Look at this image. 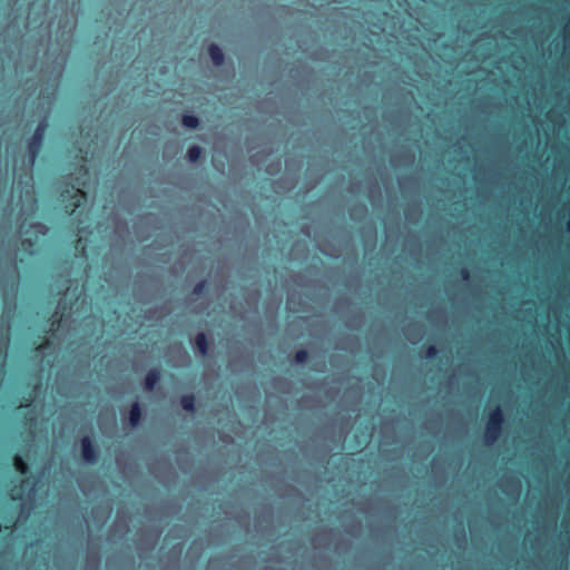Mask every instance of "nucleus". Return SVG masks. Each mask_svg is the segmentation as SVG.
I'll use <instances>...</instances> for the list:
<instances>
[{
  "label": "nucleus",
  "mask_w": 570,
  "mask_h": 570,
  "mask_svg": "<svg viewBox=\"0 0 570 570\" xmlns=\"http://www.w3.org/2000/svg\"><path fill=\"white\" fill-rule=\"evenodd\" d=\"M439 356V350L435 345H429L425 347V357L428 360H435Z\"/></svg>",
  "instance_id": "18"
},
{
  "label": "nucleus",
  "mask_w": 570,
  "mask_h": 570,
  "mask_svg": "<svg viewBox=\"0 0 570 570\" xmlns=\"http://www.w3.org/2000/svg\"><path fill=\"white\" fill-rule=\"evenodd\" d=\"M504 423V413L500 405H497L488 414L485 423L484 438L489 444L494 443L502 433Z\"/></svg>",
  "instance_id": "2"
},
{
  "label": "nucleus",
  "mask_w": 570,
  "mask_h": 570,
  "mask_svg": "<svg viewBox=\"0 0 570 570\" xmlns=\"http://www.w3.org/2000/svg\"><path fill=\"white\" fill-rule=\"evenodd\" d=\"M161 379V371L157 367L151 368L147 372L144 379V387L146 391H154Z\"/></svg>",
  "instance_id": "4"
},
{
  "label": "nucleus",
  "mask_w": 570,
  "mask_h": 570,
  "mask_svg": "<svg viewBox=\"0 0 570 570\" xmlns=\"http://www.w3.org/2000/svg\"><path fill=\"white\" fill-rule=\"evenodd\" d=\"M32 400L28 399L27 402L22 405L23 407H29L31 405Z\"/></svg>",
  "instance_id": "24"
},
{
  "label": "nucleus",
  "mask_w": 570,
  "mask_h": 570,
  "mask_svg": "<svg viewBox=\"0 0 570 570\" xmlns=\"http://www.w3.org/2000/svg\"><path fill=\"white\" fill-rule=\"evenodd\" d=\"M195 404H196V399L194 396V394H185L180 397V406L184 411L188 412V413H194L195 412Z\"/></svg>",
  "instance_id": "11"
},
{
  "label": "nucleus",
  "mask_w": 570,
  "mask_h": 570,
  "mask_svg": "<svg viewBox=\"0 0 570 570\" xmlns=\"http://www.w3.org/2000/svg\"><path fill=\"white\" fill-rule=\"evenodd\" d=\"M567 229L570 232V220L567 223Z\"/></svg>",
  "instance_id": "25"
},
{
  "label": "nucleus",
  "mask_w": 570,
  "mask_h": 570,
  "mask_svg": "<svg viewBox=\"0 0 570 570\" xmlns=\"http://www.w3.org/2000/svg\"><path fill=\"white\" fill-rule=\"evenodd\" d=\"M128 422L131 428H137L142 417V409L138 401L131 403L128 411Z\"/></svg>",
  "instance_id": "5"
},
{
  "label": "nucleus",
  "mask_w": 570,
  "mask_h": 570,
  "mask_svg": "<svg viewBox=\"0 0 570 570\" xmlns=\"http://www.w3.org/2000/svg\"><path fill=\"white\" fill-rule=\"evenodd\" d=\"M560 24H561V28H560L557 37L553 39V43H554L556 47H558L560 38L566 40L569 37V33H570V13L563 14L560 18Z\"/></svg>",
  "instance_id": "9"
},
{
  "label": "nucleus",
  "mask_w": 570,
  "mask_h": 570,
  "mask_svg": "<svg viewBox=\"0 0 570 570\" xmlns=\"http://www.w3.org/2000/svg\"><path fill=\"white\" fill-rule=\"evenodd\" d=\"M181 124L184 127L189 129H196L199 127L200 120L197 116L191 114H185L181 117Z\"/></svg>",
  "instance_id": "12"
},
{
  "label": "nucleus",
  "mask_w": 570,
  "mask_h": 570,
  "mask_svg": "<svg viewBox=\"0 0 570 570\" xmlns=\"http://www.w3.org/2000/svg\"><path fill=\"white\" fill-rule=\"evenodd\" d=\"M460 276L463 281H469L471 277V273L468 268L463 267L460 269Z\"/></svg>",
  "instance_id": "20"
},
{
  "label": "nucleus",
  "mask_w": 570,
  "mask_h": 570,
  "mask_svg": "<svg viewBox=\"0 0 570 570\" xmlns=\"http://www.w3.org/2000/svg\"><path fill=\"white\" fill-rule=\"evenodd\" d=\"M203 155V149L199 146H191L187 150V158L190 163H197Z\"/></svg>",
  "instance_id": "14"
},
{
  "label": "nucleus",
  "mask_w": 570,
  "mask_h": 570,
  "mask_svg": "<svg viewBox=\"0 0 570 570\" xmlns=\"http://www.w3.org/2000/svg\"><path fill=\"white\" fill-rule=\"evenodd\" d=\"M51 345V342L46 338L43 343L38 347V350L48 348Z\"/></svg>",
  "instance_id": "23"
},
{
  "label": "nucleus",
  "mask_w": 570,
  "mask_h": 570,
  "mask_svg": "<svg viewBox=\"0 0 570 570\" xmlns=\"http://www.w3.org/2000/svg\"><path fill=\"white\" fill-rule=\"evenodd\" d=\"M194 344L199 354L203 356L208 354L210 344L205 333H198L195 336Z\"/></svg>",
  "instance_id": "10"
},
{
  "label": "nucleus",
  "mask_w": 570,
  "mask_h": 570,
  "mask_svg": "<svg viewBox=\"0 0 570 570\" xmlns=\"http://www.w3.org/2000/svg\"><path fill=\"white\" fill-rule=\"evenodd\" d=\"M49 127L48 119L43 117L37 125L32 136L27 141L26 158L29 167H33L42 148L46 131Z\"/></svg>",
  "instance_id": "1"
},
{
  "label": "nucleus",
  "mask_w": 570,
  "mask_h": 570,
  "mask_svg": "<svg viewBox=\"0 0 570 570\" xmlns=\"http://www.w3.org/2000/svg\"><path fill=\"white\" fill-rule=\"evenodd\" d=\"M21 248L29 255L35 252L36 243L31 238H22L20 242Z\"/></svg>",
  "instance_id": "16"
},
{
  "label": "nucleus",
  "mask_w": 570,
  "mask_h": 570,
  "mask_svg": "<svg viewBox=\"0 0 570 570\" xmlns=\"http://www.w3.org/2000/svg\"><path fill=\"white\" fill-rule=\"evenodd\" d=\"M393 71L399 72V71H402V70H401V69H399V68H396V69H394Z\"/></svg>",
  "instance_id": "27"
},
{
  "label": "nucleus",
  "mask_w": 570,
  "mask_h": 570,
  "mask_svg": "<svg viewBox=\"0 0 570 570\" xmlns=\"http://www.w3.org/2000/svg\"><path fill=\"white\" fill-rule=\"evenodd\" d=\"M208 291V282L206 279H203L200 282H198L194 288H193V294L196 295V296H202L204 295L206 292Z\"/></svg>",
  "instance_id": "17"
},
{
  "label": "nucleus",
  "mask_w": 570,
  "mask_h": 570,
  "mask_svg": "<svg viewBox=\"0 0 570 570\" xmlns=\"http://www.w3.org/2000/svg\"><path fill=\"white\" fill-rule=\"evenodd\" d=\"M80 453L86 463L95 464L98 462V449L91 436L85 435L80 439Z\"/></svg>",
  "instance_id": "3"
},
{
  "label": "nucleus",
  "mask_w": 570,
  "mask_h": 570,
  "mask_svg": "<svg viewBox=\"0 0 570 570\" xmlns=\"http://www.w3.org/2000/svg\"><path fill=\"white\" fill-rule=\"evenodd\" d=\"M33 227H35V229H36L38 233H41V234H43V235H45V234L47 233V230H48V229H47V227H46L43 224H41V223H37V224H35V225H33Z\"/></svg>",
  "instance_id": "21"
},
{
  "label": "nucleus",
  "mask_w": 570,
  "mask_h": 570,
  "mask_svg": "<svg viewBox=\"0 0 570 570\" xmlns=\"http://www.w3.org/2000/svg\"><path fill=\"white\" fill-rule=\"evenodd\" d=\"M159 71L164 72V71H167V69L166 68H161Z\"/></svg>",
  "instance_id": "26"
},
{
  "label": "nucleus",
  "mask_w": 570,
  "mask_h": 570,
  "mask_svg": "<svg viewBox=\"0 0 570 570\" xmlns=\"http://www.w3.org/2000/svg\"><path fill=\"white\" fill-rule=\"evenodd\" d=\"M450 71H458V70L456 69H451ZM464 71H479V72H482V71H491V70L482 68V67H476L474 69H465Z\"/></svg>",
  "instance_id": "22"
},
{
  "label": "nucleus",
  "mask_w": 570,
  "mask_h": 570,
  "mask_svg": "<svg viewBox=\"0 0 570 570\" xmlns=\"http://www.w3.org/2000/svg\"><path fill=\"white\" fill-rule=\"evenodd\" d=\"M13 466L16 471L22 475H26L29 472V465L27 461L18 454L13 456Z\"/></svg>",
  "instance_id": "13"
},
{
  "label": "nucleus",
  "mask_w": 570,
  "mask_h": 570,
  "mask_svg": "<svg viewBox=\"0 0 570 570\" xmlns=\"http://www.w3.org/2000/svg\"><path fill=\"white\" fill-rule=\"evenodd\" d=\"M308 358H309V353L305 348H301V350L296 351L294 354V357H293L294 362L297 364H304L308 361Z\"/></svg>",
  "instance_id": "15"
},
{
  "label": "nucleus",
  "mask_w": 570,
  "mask_h": 570,
  "mask_svg": "<svg viewBox=\"0 0 570 570\" xmlns=\"http://www.w3.org/2000/svg\"><path fill=\"white\" fill-rule=\"evenodd\" d=\"M51 327L53 330H58L61 325V321H62V315L59 314L58 312H55L52 315H51Z\"/></svg>",
  "instance_id": "19"
},
{
  "label": "nucleus",
  "mask_w": 570,
  "mask_h": 570,
  "mask_svg": "<svg viewBox=\"0 0 570 570\" xmlns=\"http://www.w3.org/2000/svg\"><path fill=\"white\" fill-rule=\"evenodd\" d=\"M86 197L85 191L77 189L70 197L69 202L65 205V212L72 215L80 206L82 198Z\"/></svg>",
  "instance_id": "7"
},
{
  "label": "nucleus",
  "mask_w": 570,
  "mask_h": 570,
  "mask_svg": "<svg viewBox=\"0 0 570 570\" xmlns=\"http://www.w3.org/2000/svg\"><path fill=\"white\" fill-rule=\"evenodd\" d=\"M36 484H37V480L35 478H24V479H22L21 483H20V488H18V487L12 488V490H11V499L13 501L22 500L23 499L22 488H26V487L30 485V490L35 491Z\"/></svg>",
  "instance_id": "6"
},
{
  "label": "nucleus",
  "mask_w": 570,
  "mask_h": 570,
  "mask_svg": "<svg viewBox=\"0 0 570 570\" xmlns=\"http://www.w3.org/2000/svg\"><path fill=\"white\" fill-rule=\"evenodd\" d=\"M208 56L216 67H220L224 63L225 55L222 48L216 43H210L208 46Z\"/></svg>",
  "instance_id": "8"
}]
</instances>
